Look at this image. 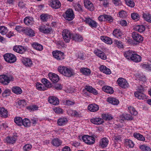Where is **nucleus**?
<instances>
[{"label":"nucleus","instance_id":"nucleus-5","mask_svg":"<svg viewBox=\"0 0 151 151\" xmlns=\"http://www.w3.org/2000/svg\"><path fill=\"white\" fill-rule=\"evenodd\" d=\"M82 139L84 142L88 145L93 144L95 142V139L93 137L88 135L83 136L82 137Z\"/></svg>","mask_w":151,"mask_h":151},{"label":"nucleus","instance_id":"nucleus-28","mask_svg":"<svg viewBox=\"0 0 151 151\" xmlns=\"http://www.w3.org/2000/svg\"><path fill=\"white\" fill-rule=\"evenodd\" d=\"M72 39L76 42H81L83 40L82 37L79 34H75L72 35Z\"/></svg>","mask_w":151,"mask_h":151},{"label":"nucleus","instance_id":"nucleus-56","mask_svg":"<svg viewBox=\"0 0 151 151\" xmlns=\"http://www.w3.org/2000/svg\"><path fill=\"white\" fill-rule=\"evenodd\" d=\"M132 18L134 20L137 21L139 19V16L138 14L136 13H132L131 14Z\"/></svg>","mask_w":151,"mask_h":151},{"label":"nucleus","instance_id":"nucleus-29","mask_svg":"<svg viewBox=\"0 0 151 151\" xmlns=\"http://www.w3.org/2000/svg\"><path fill=\"white\" fill-rule=\"evenodd\" d=\"M32 47L35 50L39 51H42L43 49V46L40 43L35 42L32 44Z\"/></svg>","mask_w":151,"mask_h":151},{"label":"nucleus","instance_id":"nucleus-39","mask_svg":"<svg viewBox=\"0 0 151 151\" xmlns=\"http://www.w3.org/2000/svg\"><path fill=\"white\" fill-rule=\"evenodd\" d=\"M135 30L139 32L142 33L144 32L145 29V27L143 25H137L134 28Z\"/></svg>","mask_w":151,"mask_h":151},{"label":"nucleus","instance_id":"nucleus-49","mask_svg":"<svg viewBox=\"0 0 151 151\" xmlns=\"http://www.w3.org/2000/svg\"><path fill=\"white\" fill-rule=\"evenodd\" d=\"M62 102L64 105L68 106L73 105L75 104V102L74 101H71L69 100H63Z\"/></svg>","mask_w":151,"mask_h":151},{"label":"nucleus","instance_id":"nucleus-27","mask_svg":"<svg viewBox=\"0 0 151 151\" xmlns=\"http://www.w3.org/2000/svg\"><path fill=\"white\" fill-rule=\"evenodd\" d=\"M17 139L15 136H8L6 137L5 142L7 143L13 144L14 143Z\"/></svg>","mask_w":151,"mask_h":151},{"label":"nucleus","instance_id":"nucleus-47","mask_svg":"<svg viewBox=\"0 0 151 151\" xmlns=\"http://www.w3.org/2000/svg\"><path fill=\"white\" fill-rule=\"evenodd\" d=\"M37 89L39 91H44L46 89V87L40 83L37 82L36 85Z\"/></svg>","mask_w":151,"mask_h":151},{"label":"nucleus","instance_id":"nucleus-59","mask_svg":"<svg viewBox=\"0 0 151 151\" xmlns=\"http://www.w3.org/2000/svg\"><path fill=\"white\" fill-rule=\"evenodd\" d=\"M27 109L30 111H34L37 110L38 107L36 105H31L28 106Z\"/></svg>","mask_w":151,"mask_h":151},{"label":"nucleus","instance_id":"nucleus-1","mask_svg":"<svg viewBox=\"0 0 151 151\" xmlns=\"http://www.w3.org/2000/svg\"><path fill=\"white\" fill-rule=\"evenodd\" d=\"M13 77L10 75H1L0 76V82L4 85L8 84L10 81L14 80Z\"/></svg>","mask_w":151,"mask_h":151},{"label":"nucleus","instance_id":"nucleus-36","mask_svg":"<svg viewBox=\"0 0 151 151\" xmlns=\"http://www.w3.org/2000/svg\"><path fill=\"white\" fill-rule=\"evenodd\" d=\"M133 136L134 138L139 140L144 141L145 140V137L142 135L138 133H134Z\"/></svg>","mask_w":151,"mask_h":151},{"label":"nucleus","instance_id":"nucleus-50","mask_svg":"<svg viewBox=\"0 0 151 151\" xmlns=\"http://www.w3.org/2000/svg\"><path fill=\"white\" fill-rule=\"evenodd\" d=\"M15 123L19 126L22 125L23 119L20 117H16L14 119Z\"/></svg>","mask_w":151,"mask_h":151},{"label":"nucleus","instance_id":"nucleus-18","mask_svg":"<svg viewBox=\"0 0 151 151\" xmlns=\"http://www.w3.org/2000/svg\"><path fill=\"white\" fill-rule=\"evenodd\" d=\"M48 101L49 103L53 105H57L59 104L58 99L54 96H51L48 98Z\"/></svg>","mask_w":151,"mask_h":151},{"label":"nucleus","instance_id":"nucleus-22","mask_svg":"<svg viewBox=\"0 0 151 151\" xmlns=\"http://www.w3.org/2000/svg\"><path fill=\"white\" fill-rule=\"evenodd\" d=\"M99 109V106L94 104H89L88 106V110L92 112H96L98 111Z\"/></svg>","mask_w":151,"mask_h":151},{"label":"nucleus","instance_id":"nucleus-31","mask_svg":"<svg viewBox=\"0 0 151 151\" xmlns=\"http://www.w3.org/2000/svg\"><path fill=\"white\" fill-rule=\"evenodd\" d=\"M100 70L106 74H110L111 73L110 70L104 65H101L99 68Z\"/></svg>","mask_w":151,"mask_h":151},{"label":"nucleus","instance_id":"nucleus-35","mask_svg":"<svg viewBox=\"0 0 151 151\" xmlns=\"http://www.w3.org/2000/svg\"><path fill=\"white\" fill-rule=\"evenodd\" d=\"M24 22L27 25H31L33 23V18L29 17H26L24 19Z\"/></svg>","mask_w":151,"mask_h":151},{"label":"nucleus","instance_id":"nucleus-63","mask_svg":"<svg viewBox=\"0 0 151 151\" xmlns=\"http://www.w3.org/2000/svg\"><path fill=\"white\" fill-rule=\"evenodd\" d=\"M25 28L21 26H16L15 29L19 33L22 32L24 33Z\"/></svg>","mask_w":151,"mask_h":151},{"label":"nucleus","instance_id":"nucleus-11","mask_svg":"<svg viewBox=\"0 0 151 151\" xmlns=\"http://www.w3.org/2000/svg\"><path fill=\"white\" fill-rule=\"evenodd\" d=\"M49 5L52 8L57 9L60 7L61 4L58 0H50Z\"/></svg>","mask_w":151,"mask_h":151},{"label":"nucleus","instance_id":"nucleus-25","mask_svg":"<svg viewBox=\"0 0 151 151\" xmlns=\"http://www.w3.org/2000/svg\"><path fill=\"white\" fill-rule=\"evenodd\" d=\"M8 112L4 107L0 108V116L2 117L7 118L8 116Z\"/></svg>","mask_w":151,"mask_h":151},{"label":"nucleus","instance_id":"nucleus-24","mask_svg":"<svg viewBox=\"0 0 151 151\" xmlns=\"http://www.w3.org/2000/svg\"><path fill=\"white\" fill-rule=\"evenodd\" d=\"M100 39L103 42L107 44L111 45L113 43L112 39L106 36H101L100 37Z\"/></svg>","mask_w":151,"mask_h":151},{"label":"nucleus","instance_id":"nucleus-40","mask_svg":"<svg viewBox=\"0 0 151 151\" xmlns=\"http://www.w3.org/2000/svg\"><path fill=\"white\" fill-rule=\"evenodd\" d=\"M141 60V58L140 56L137 55L135 52L134 55L131 60L134 62L138 63L140 62Z\"/></svg>","mask_w":151,"mask_h":151},{"label":"nucleus","instance_id":"nucleus-54","mask_svg":"<svg viewBox=\"0 0 151 151\" xmlns=\"http://www.w3.org/2000/svg\"><path fill=\"white\" fill-rule=\"evenodd\" d=\"M41 81L45 87H48L51 86V84L49 81L46 78H44L42 79Z\"/></svg>","mask_w":151,"mask_h":151},{"label":"nucleus","instance_id":"nucleus-44","mask_svg":"<svg viewBox=\"0 0 151 151\" xmlns=\"http://www.w3.org/2000/svg\"><path fill=\"white\" fill-rule=\"evenodd\" d=\"M112 138V140L115 142H119L122 140L121 136L116 134H114Z\"/></svg>","mask_w":151,"mask_h":151},{"label":"nucleus","instance_id":"nucleus-46","mask_svg":"<svg viewBox=\"0 0 151 151\" xmlns=\"http://www.w3.org/2000/svg\"><path fill=\"white\" fill-rule=\"evenodd\" d=\"M67 67L64 66H59L58 68V72L61 74L64 75L65 72L66 71Z\"/></svg>","mask_w":151,"mask_h":151},{"label":"nucleus","instance_id":"nucleus-13","mask_svg":"<svg viewBox=\"0 0 151 151\" xmlns=\"http://www.w3.org/2000/svg\"><path fill=\"white\" fill-rule=\"evenodd\" d=\"M93 52L96 56L103 60H105L107 58L106 56L105 53L98 49H95Z\"/></svg>","mask_w":151,"mask_h":151},{"label":"nucleus","instance_id":"nucleus-58","mask_svg":"<svg viewBox=\"0 0 151 151\" xmlns=\"http://www.w3.org/2000/svg\"><path fill=\"white\" fill-rule=\"evenodd\" d=\"M114 43L119 48H122L123 47V43L120 41H118L117 40H115L114 41Z\"/></svg>","mask_w":151,"mask_h":151},{"label":"nucleus","instance_id":"nucleus-60","mask_svg":"<svg viewBox=\"0 0 151 151\" xmlns=\"http://www.w3.org/2000/svg\"><path fill=\"white\" fill-rule=\"evenodd\" d=\"M127 16V14L126 11L124 10H122L119 12L118 17L124 18L126 17Z\"/></svg>","mask_w":151,"mask_h":151},{"label":"nucleus","instance_id":"nucleus-10","mask_svg":"<svg viewBox=\"0 0 151 151\" xmlns=\"http://www.w3.org/2000/svg\"><path fill=\"white\" fill-rule=\"evenodd\" d=\"M13 50L15 52L22 54L27 50V48L21 45H16L14 47Z\"/></svg>","mask_w":151,"mask_h":151},{"label":"nucleus","instance_id":"nucleus-26","mask_svg":"<svg viewBox=\"0 0 151 151\" xmlns=\"http://www.w3.org/2000/svg\"><path fill=\"white\" fill-rule=\"evenodd\" d=\"M143 92L136 91L134 93L135 96L139 99H144L146 98V96L144 94Z\"/></svg>","mask_w":151,"mask_h":151},{"label":"nucleus","instance_id":"nucleus-57","mask_svg":"<svg viewBox=\"0 0 151 151\" xmlns=\"http://www.w3.org/2000/svg\"><path fill=\"white\" fill-rule=\"evenodd\" d=\"M128 109L129 112L132 115H136L137 114V111L133 107L131 106L128 107Z\"/></svg>","mask_w":151,"mask_h":151},{"label":"nucleus","instance_id":"nucleus-45","mask_svg":"<svg viewBox=\"0 0 151 151\" xmlns=\"http://www.w3.org/2000/svg\"><path fill=\"white\" fill-rule=\"evenodd\" d=\"M121 118L123 120H132L133 118L129 114H123L121 116Z\"/></svg>","mask_w":151,"mask_h":151},{"label":"nucleus","instance_id":"nucleus-17","mask_svg":"<svg viewBox=\"0 0 151 151\" xmlns=\"http://www.w3.org/2000/svg\"><path fill=\"white\" fill-rule=\"evenodd\" d=\"M48 76L50 79L53 82H57L59 80L58 76L55 73H50L48 74Z\"/></svg>","mask_w":151,"mask_h":151},{"label":"nucleus","instance_id":"nucleus-20","mask_svg":"<svg viewBox=\"0 0 151 151\" xmlns=\"http://www.w3.org/2000/svg\"><path fill=\"white\" fill-rule=\"evenodd\" d=\"M109 142L108 139L106 137H104L101 139L100 141L99 146L103 148L106 147L108 145Z\"/></svg>","mask_w":151,"mask_h":151},{"label":"nucleus","instance_id":"nucleus-33","mask_svg":"<svg viewBox=\"0 0 151 151\" xmlns=\"http://www.w3.org/2000/svg\"><path fill=\"white\" fill-rule=\"evenodd\" d=\"M102 89L104 91L108 93L111 94L114 92L113 88L109 86H104L102 87Z\"/></svg>","mask_w":151,"mask_h":151},{"label":"nucleus","instance_id":"nucleus-9","mask_svg":"<svg viewBox=\"0 0 151 151\" xmlns=\"http://www.w3.org/2000/svg\"><path fill=\"white\" fill-rule=\"evenodd\" d=\"M117 82L119 85L122 88H126L129 86V84L127 81L122 78H118Z\"/></svg>","mask_w":151,"mask_h":151},{"label":"nucleus","instance_id":"nucleus-61","mask_svg":"<svg viewBox=\"0 0 151 151\" xmlns=\"http://www.w3.org/2000/svg\"><path fill=\"white\" fill-rule=\"evenodd\" d=\"M139 148L142 151H151V149L149 147L145 145H140Z\"/></svg>","mask_w":151,"mask_h":151},{"label":"nucleus","instance_id":"nucleus-32","mask_svg":"<svg viewBox=\"0 0 151 151\" xmlns=\"http://www.w3.org/2000/svg\"><path fill=\"white\" fill-rule=\"evenodd\" d=\"M107 101L109 103L114 105H116L119 103V100L116 98L109 97L107 98Z\"/></svg>","mask_w":151,"mask_h":151},{"label":"nucleus","instance_id":"nucleus-6","mask_svg":"<svg viewBox=\"0 0 151 151\" xmlns=\"http://www.w3.org/2000/svg\"><path fill=\"white\" fill-rule=\"evenodd\" d=\"M62 36L64 40L66 42H68L70 39L71 33L69 30L65 29L62 31Z\"/></svg>","mask_w":151,"mask_h":151},{"label":"nucleus","instance_id":"nucleus-8","mask_svg":"<svg viewBox=\"0 0 151 151\" xmlns=\"http://www.w3.org/2000/svg\"><path fill=\"white\" fill-rule=\"evenodd\" d=\"M132 36L134 40L136 42V44L142 42L143 40V37L140 35L135 32H132Z\"/></svg>","mask_w":151,"mask_h":151},{"label":"nucleus","instance_id":"nucleus-48","mask_svg":"<svg viewBox=\"0 0 151 151\" xmlns=\"http://www.w3.org/2000/svg\"><path fill=\"white\" fill-rule=\"evenodd\" d=\"M125 145L129 147L132 148L134 147V144L131 140L126 139L125 141Z\"/></svg>","mask_w":151,"mask_h":151},{"label":"nucleus","instance_id":"nucleus-12","mask_svg":"<svg viewBox=\"0 0 151 151\" xmlns=\"http://www.w3.org/2000/svg\"><path fill=\"white\" fill-rule=\"evenodd\" d=\"M39 29L40 32L45 34H48L52 32V29L51 27H46L45 25L40 26L39 27Z\"/></svg>","mask_w":151,"mask_h":151},{"label":"nucleus","instance_id":"nucleus-62","mask_svg":"<svg viewBox=\"0 0 151 151\" xmlns=\"http://www.w3.org/2000/svg\"><path fill=\"white\" fill-rule=\"evenodd\" d=\"M137 78L140 81L143 83L146 81V78L145 76L143 75H140L138 76Z\"/></svg>","mask_w":151,"mask_h":151},{"label":"nucleus","instance_id":"nucleus-7","mask_svg":"<svg viewBox=\"0 0 151 151\" xmlns=\"http://www.w3.org/2000/svg\"><path fill=\"white\" fill-rule=\"evenodd\" d=\"M52 54L53 57L58 60H61L64 58V53L60 51H54Z\"/></svg>","mask_w":151,"mask_h":151},{"label":"nucleus","instance_id":"nucleus-52","mask_svg":"<svg viewBox=\"0 0 151 151\" xmlns=\"http://www.w3.org/2000/svg\"><path fill=\"white\" fill-rule=\"evenodd\" d=\"M8 32L7 28L4 26L0 27V33L2 35H6Z\"/></svg>","mask_w":151,"mask_h":151},{"label":"nucleus","instance_id":"nucleus-53","mask_svg":"<svg viewBox=\"0 0 151 151\" xmlns=\"http://www.w3.org/2000/svg\"><path fill=\"white\" fill-rule=\"evenodd\" d=\"M143 17L145 20L151 23V15L149 14H144Z\"/></svg>","mask_w":151,"mask_h":151},{"label":"nucleus","instance_id":"nucleus-55","mask_svg":"<svg viewBox=\"0 0 151 151\" xmlns=\"http://www.w3.org/2000/svg\"><path fill=\"white\" fill-rule=\"evenodd\" d=\"M125 2L127 6L131 7H133L135 6L133 0H125Z\"/></svg>","mask_w":151,"mask_h":151},{"label":"nucleus","instance_id":"nucleus-43","mask_svg":"<svg viewBox=\"0 0 151 151\" xmlns=\"http://www.w3.org/2000/svg\"><path fill=\"white\" fill-rule=\"evenodd\" d=\"M62 141L58 138L53 139L52 142V145L56 147L59 146L62 144Z\"/></svg>","mask_w":151,"mask_h":151},{"label":"nucleus","instance_id":"nucleus-38","mask_svg":"<svg viewBox=\"0 0 151 151\" xmlns=\"http://www.w3.org/2000/svg\"><path fill=\"white\" fill-rule=\"evenodd\" d=\"M51 16L47 14H42L40 16V19L43 22H46L50 18Z\"/></svg>","mask_w":151,"mask_h":151},{"label":"nucleus","instance_id":"nucleus-14","mask_svg":"<svg viewBox=\"0 0 151 151\" xmlns=\"http://www.w3.org/2000/svg\"><path fill=\"white\" fill-rule=\"evenodd\" d=\"M84 5L85 7L91 11L94 10V7L93 3L89 0H84Z\"/></svg>","mask_w":151,"mask_h":151},{"label":"nucleus","instance_id":"nucleus-64","mask_svg":"<svg viewBox=\"0 0 151 151\" xmlns=\"http://www.w3.org/2000/svg\"><path fill=\"white\" fill-rule=\"evenodd\" d=\"M32 146L30 144L25 145L23 147L24 151H29L32 149Z\"/></svg>","mask_w":151,"mask_h":151},{"label":"nucleus","instance_id":"nucleus-37","mask_svg":"<svg viewBox=\"0 0 151 151\" xmlns=\"http://www.w3.org/2000/svg\"><path fill=\"white\" fill-rule=\"evenodd\" d=\"M113 35L117 38H121L122 33L119 29H115L113 32Z\"/></svg>","mask_w":151,"mask_h":151},{"label":"nucleus","instance_id":"nucleus-4","mask_svg":"<svg viewBox=\"0 0 151 151\" xmlns=\"http://www.w3.org/2000/svg\"><path fill=\"white\" fill-rule=\"evenodd\" d=\"M63 17L66 19L70 21L73 20L74 18V14L73 10L70 9H68L63 14Z\"/></svg>","mask_w":151,"mask_h":151},{"label":"nucleus","instance_id":"nucleus-21","mask_svg":"<svg viewBox=\"0 0 151 151\" xmlns=\"http://www.w3.org/2000/svg\"><path fill=\"white\" fill-rule=\"evenodd\" d=\"M68 121V120L65 117H61L58 120L57 123L59 126H63L67 123Z\"/></svg>","mask_w":151,"mask_h":151},{"label":"nucleus","instance_id":"nucleus-19","mask_svg":"<svg viewBox=\"0 0 151 151\" xmlns=\"http://www.w3.org/2000/svg\"><path fill=\"white\" fill-rule=\"evenodd\" d=\"M22 61L23 64L27 67H30L33 64L32 61L29 58H23L22 59Z\"/></svg>","mask_w":151,"mask_h":151},{"label":"nucleus","instance_id":"nucleus-41","mask_svg":"<svg viewBox=\"0 0 151 151\" xmlns=\"http://www.w3.org/2000/svg\"><path fill=\"white\" fill-rule=\"evenodd\" d=\"M12 91L13 93L17 94H21L22 92V91L21 88L17 86L13 87Z\"/></svg>","mask_w":151,"mask_h":151},{"label":"nucleus","instance_id":"nucleus-23","mask_svg":"<svg viewBox=\"0 0 151 151\" xmlns=\"http://www.w3.org/2000/svg\"><path fill=\"white\" fill-rule=\"evenodd\" d=\"M24 33L30 37H33L35 35V31L29 28H25Z\"/></svg>","mask_w":151,"mask_h":151},{"label":"nucleus","instance_id":"nucleus-34","mask_svg":"<svg viewBox=\"0 0 151 151\" xmlns=\"http://www.w3.org/2000/svg\"><path fill=\"white\" fill-rule=\"evenodd\" d=\"M74 74L73 70L67 67L66 71H65L64 76L67 77H70Z\"/></svg>","mask_w":151,"mask_h":151},{"label":"nucleus","instance_id":"nucleus-42","mask_svg":"<svg viewBox=\"0 0 151 151\" xmlns=\"http://www.w3.org/2000/svg\"><path fill=\"white\" fill-rule=\"evenodd\" d=\"M22 125L25 127H29L31 126V122L28 118H24L23 119Z\"/></svg>","mask_w":151,"mask_h":151},{"label":"nucleus","instance_id":"nucleus-16","mask_svg":"<svg viewBox=\"0 0 151 151\" xmlns=\"http://www.w3.org/2000/svg\"><path fill=\"white\" fill-rule=\"evenodd\" d=\"M135 52L132 50L126 51L124 52V57L128 60H131Z\"/></svg>","mask_w":151,"mask_h":151},{"label":"nucleus","instance_id":"nucleus-30","mask_svg":"<svg viewBox=\"0 0 151 151\" xmlns=\"http://www.w3.org/2000/svg\"><path fill=\"white\" fill-rule=\"evenodd\" d=\"M80 71L83 74L87 76H89L91 73V70L90 69L85 68H81Z\"/></svg>","mask_w":151,"mask_h":151},{"label":"nucleus","instance_id":"nucleus-51","mask_svg":"<svg viewBox=\"0 0 151 151\" xmlns=\"http://www.w3.org/2000/svg\"><path fill=\"white\" fill-rule=\"evenodd\" d=\"M102 117L103 118L106 120H110L113 118L112 116L110 114L107 113H105L102 114Z\"/></svg>","mask_w":151,"mask_h":151},{"label":"nucleus","instance_id":"nucleus-15","mask_svg":"<svg viewBox=\"0 0 151 151\" xmlns=\"http://www.w3.org/2000/svg\"><path fill=\"white\" fill-rule=\"evenodd\" d=\"M90 121L93 124L96 125L102 124L104 122L103 119L99 117H93L91 119Z\"/></svg>","mask_w":151,"mask_h":151},{"label":"nucleus","instance_id":"nucleus-2","mask_svg":"<svg viewBox=\"0 0 151 151\" xmlns=\"http://www.w3.org/2000/svg\"><path fill=\"white\" fill-rule=\"evenodd\" d=\"M4 58L6 62L9 63H13L17 60L16 56L12 53H6L4 55Z\"/></svg>","mask_w":151,"mask_h":151},{"label":"nucleus","instance_id":"nucleus-3","mask_svg":"<svg viewBox=\"0 0 151 151\" xmlns=\"http://www.w3.org/2000/svg\"><path fill=\"white\" fill-rule=\"evenodd\" d=\"M83 20L92 28H96L98 26V24L96 21L93 20L89 17L85 18L84 19H83Z\"/></svg>","mask_w":151,"mask_h":151}]
</instances>
